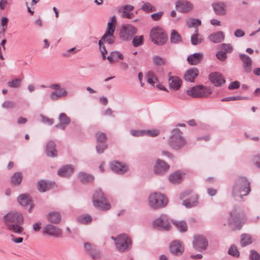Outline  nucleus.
<instances>
[{"instance_id": "37998d69", "label": "nucleus", "mask_w": 260, "mask_h": 260, "mask_svg": "<svg viewBox=\"0 0 260 260\" xmlns=\"http://www.w3.org/2000/svg\"><path fill=\"white\" fill-rule=\"evenodd\" d=\"M153 63L157 66H161L166 64V60L165 58L158 55H154L152 58Z\"/></svg>"}, {"instance_id": "4c0bfd02", "label": "nucleus", "mask_w": 260, "mask_h": 260, "mask_svg": "<svg viewBox=\"0 0 260 260\" xmlns=\"http://www.w3.org/2000/svg\"><path fill=\"white\" fill-rule=\"evenodd\" d=\"M170 41L172 43L177 44L181 42L182 38L180 34L175 30H172L170 35Z\"/></svg>"}, {"instance_id": "49530a36", "label": "nucleus", "mask_w": 260, "mask_h": 260, "mask_svg": "<svg viewBox=\"0 0 260 260\" xmlns=\"http://www.w3.org/2000/svg\"><path fill=\"white\" fill-rule=\"evenodd\" d=\"M143 36H137L133 38L132 40V44L135 47H137L141 46L143 44Z\"/></svg>"}, {"instance_id": "20e7f679", "label": "nucleus", "mask_w": 260, "mask_h": 260, "mask_svg": "<svg viewBox=\"0 0 260 260\" xmlns=\"http://www.w3.org/2000/svg\"><path fill=\"white\" fill-rule=\"evenodd\" d=\"M229 222L234 229L239 230L241 226V221L244 217V214L240 207L235 206L230 212Z\"/></svg>"}, {"instance_id": "bb28decb", "label": "nucleus", "mask_w": 260, "mask_h": 260, "mask_svg": "<svg viewBox=\"0 0 260 260\" xmlns=\"http://www.w3.org/2000/svg\"><path fill=\"white\" fill-rule=\"evenodd\" d=\"M74 168L72 165H66L61 167L58 171V175L61 177H68L73 172Z\"/></svg>"}, {"instance_id": "2eb2a0df", "label": "nucleus", "mask_w": 260, "mask_h": 260, "mask_svg": "<svg viewBox=\"0 0 260 260\" xmlns=\"http://www.w3.org/2000/svg\"><path fill=\"white\" fill-rule=\"evenodd\" d=\"M43 234L48 235L53 237H59L62 234L61 230L55 225L48 224L44 226L43 230Z\"/></svg>"}, {"instance_id": "6e6552de", "label": "nucleus", "mask_w": 260, "mask_h": 260, "mask_svg": "<svg viewBox=\"0 0 260 260\" xmlns=\"http://www.w3.org/2000/svg\"><path fill=\"white\" fill-rule=\"evenodd\" d=\"M210 91L209 88L203 85H197L190 88L187 90V94L193 98H203L207 96Z\"/></svg>"}, {"instance_id": "bf43d9fd", "label": "nucleus", "mask_w": 260, "mask_h": 260, "mask_svg": "<svg viewBox=\"0 0 260 260\" xmlns=\"http://www.w3.org/2000/svg\"><path fill=\"white\" fill-rule=\"evenodd\" d=\"M216 55L218 59L222 61L225 60L227 57L226 52L221 50L218 51Z\"/></svg>"}, {"instance_id": "052dcab7", "label": "nucleus", "mask_w": 260, "mask_h": 260, "mask_svg": "<svg viewBox=\"0 0 260 260\" xmlns=\"http://www.w3.org/2000/svg\"><path fill=\"white\" fill-rule=\"evenodd\" d=\"M228 253L230 255L234 256H238L239 255V252L237 250L236 247L234 246H232L230 247L228 250Z\"/></svg>"}, {"instance_id": "72a5a7b5", "label": "nucleus", "mask_w": 260, "mask_h": 260, "mask_svg": "<svg viewBox=\"0 0 260 260\" xmlns=\"http://www.w3.org/2000/svg\"><path fill=\"white\" fill-rule=\"evenodd\" d=\"M17 200L19 204L23 206L28 205L31 201L30 197L26 193L20 194L18 197Z\"/></svg>"}, {"instance_id": "1a4fd4ad", "label": "nucleus", "mask_w": 260, "mask_h": 260, "mask_svg": "<svg viewBox=\"0 0 260 260\" xmlns=\"http://www.w3.org/2000/svg\"><path fill=\"white\" fill-rule=\"evenodd\" d=\"M153 226L159 230L169 231L171 229L168 218L165 214H162L155 219L153 222Z\"/></svg>"}, {"instance_id": "4d7b16f0", "label": "nucleus", "mask_w": 260, "mask_h": 260, "mask_svg": "<svg viewBox=\"0 0 260 260\" xmlns=\"http://www.w3.org/2000/svg\"><path fill=\"white\" fill-rule=\"evenodd\" d=\"M21 80L19 79H16L12 81H10L8 82V85L12 88H16L18 87L20 85Z\"/></svg>"}, {"instance_id": "338daca9", "label": "nucleus", "mask_w": 260, "mask_h": 260, "mask_svg": "<svg viewBox=\"0 0 260 260\" xmlns=\"http://www.w3.org/2000/svg\"><path fill=\"white\" fill-rule=\"evenodd\" d=\"M240 82L239 81H236L233 82H231L229 86V89H237L240 86Z\"/></svg>"}, {"instance_id": "603ef678", "label": "nucleus", "mask_w": 260, "mask_h": 260, "mask_svg": "<svg viewBox=\"0 0 260 260\" xmlns=\"http://www.w3.org/2000/svg\"><path fill=\"white\" fill-rule=\"evenodd\" d=\"M220 48L221 51L226 52V54L231 52L233 50L232 46L230 44L223 43L221 44Z\"/></svg>"}, {"instance_id": "09e8293b", "label": "nucleus", "mask_w": 260, "mask_h": 260, "mask_svg": "<svg viewBox=\"0 0 260 260\" xmlns=\"http://www.w3.org/2000/svg\"><path fill=\"white\" fill-rule=\"evenodd\" d=\"M77 220L81 223H87L91 221L92 218L89 215H81L78 217Z\"/></svg>"}, {"instance_id": "6ab92c4d", "label": "nucleus", "mask_w": 260, "mask_h": 260, "mask_svg": "<svg viewBox=\"0 0 260 260\" xmlns=\"http://www.w3.org/2000/svg\"><path fill=\"white\" fill-rule=\"evenodd\" d=\"M110 167L113 172L120 175L124 174L128 170V167L126 165L116 161L111 162Z\"/></svg>"}, {"instance_id": "5fc2aeb1", "label": "nucleus", "mask_w": 260, "mask_h": 260, "mask_svg": "<svg viewBox=\"0 0 260 260\" xmlns=\"http://www.w3.org/2000/svg\"><path fill=\"white\" fill-rule=\"evenodd\" d=\"M15 105V103L12 101H6L2 104L3 108L5 109H12Z\"/></svg>"}, {"instance_id": "de8ad7c7", "label": "nucleus", "mask_w": 260, "mask_h": 260, "mask_svg": "<svg viewBox=\"0 0 260 260\" xmlns=\"http://www.w3.org/2000/svg\"><path fill=\"white\" fill-rule=\"evenodd\" d=\"M49 185L44 181H41L38 183V189L40 192H45L49 188Z\"/></svg>"}, {"instance_id": "f704fd0d", "label": "nucleus", "mask_w": 260, "mask_h": 260, "mask_svg": "<svg viewBox=\"0 0 260 260\" xmlns=\"http://www.w3.org/2000/svg\"><path fill=\"white\" fill-rule=\"evenodd\" d=\"M134 9V7L128 5L123 7L122 16L124 18H132L134 14L131 12Z\"/></svg>"}, {"instance_id": "9b49d317", "label": "nucleus", "mask_w": 260, "mask_h": 260, "mask_svg": "<svg viewBox=\"0 0 260 260\" xmlns=\"http://www.w3.org/2000/svg\"><path fill=\"white\" fill-rule=\"evenodd\" d=\"M3 220L7 226L9 224H22L23 222L22 215L17 212H10L4 216Z\"/></svg>"}, {"instance_id": "c756f323", "label": "nucleus", "mask_w": 260, "mask_h": 260, "mask_svg": "<svg viewBox=\"0 0 260 260\" xmlns=\"http://www.w3.org/2000/svg\"><path fill=\"white\" fill-rule=\"evenodd\" d=\"M47 217L50 222L54 224L59 223L61 219V215L57 211H53L49 213Z\"/></svg>"}, {"instance_id": "f257e3e1", "label": "nucleus", "mask_w": 260, "mask_h": 260, "mask_svg": "<svg viewBox=\"0 0 260 260\" xmlns=\"http://www.w3.org/2000/svg\"><path fill=\"white\" fill-rule=\"evenodd\" d=\"M250 183L247 178L239 177L235 181L232 189V196L236 200H241L250 191Z\"/></svg>"}, {"instance_id": "69168bd1", "label": "nucleus", "mask_w": 260, "mask_h": 260, "mask_svg": "<svg viewBox=\"0 0 260 260\" xmlns=\"http://www.w3.org/2000/svg\"><path fill=\"white\" fill-rule=\"evenodd\" d=\"M111 54L114 57L115 59L117 58L122 60L124 58L123 55L121 53L117 51H112Z\"/></svg>"}, {"instance_id": "774afa93", "label": "nucleus", "mask_w": 260, "mask_h": 260, "mask_svg": "<svg viewBox=\"0 0 260 260\" xmlns=\"http://www.w3.org/2000/svg\"><path fill=\"white\" fill-rule=\"evenodd\" d=\"M253 164L259 169H260V154L255 155L253 158Z\"/></svg>"}, {"instance_id": "79ce46f5", "label": "nucleus", "mask_w": 260, "mask_h": 260, "mask_svg": "<svg viewBox=\"0 0 260 260\" xmlns=\"http://www.w3.org/2000/svg\"><path fill=\"white\" fill-rule=\"evenodd\" d=\"M91 258L94 260L99 259L102 257V251L98 249L95 246L93 247V249L90 252Z\"/></svg>"}, {"instance_id": "6e6d98bb", "label": "nucleus", "mask_w": 260, "mask_h": 260, "mask_svg": "<svg viewBox=\"0 0 260 260\" xmlns=\"http://www.w3.org/2000/svg\"><path fill=\"white\" fill-rule=\"evenodd\" d=\"M198 36L196 35H192L191 36V43L193 45H197L202 42L203 39L198 38Z\"/></svg>"}, {"instance_id": "9d476101", "label": "nucleus", "mask_w": 260, "mask_h": 260, "mask_svg": "<svg viewBox=\"0 0 260 260\" xmlns=\"http://www.w3.org/2000/svg\"><path fill=\"white\" fill-rule=\"evenodd\" d=\"M137 29L131 24H124L122 26L120 37L123 41H128L137 33Z\"/></svg>"}, {"instance_id": "e2e57ef3", "label": "nucleus", "mask_w": 260, "mask_h": 260, "mask_svg": "<svg viewBox=\"0 0 260 260\" xmlns=\"http://www.w3.org/2000/svg\"><path fill=\"white\" fill-rule=\"evenodd\" d=\"M249 257L251 260H260V255L254 250L250 251Z\"/></svg>"}, {"instance_id": "8fccbe9b", "label": "nucleus", "mask_w": 260, "mask_h": 260, "mask_svg": "<svg viewBox=\"0 0 260 260\" xmlns=\"http://www.w3.org/2000/svg\"><path fill=\"white\" fill-rule=\"evenodd\" d=\"M143 132L144 136H148L151 137H155L159 133V131L155 129L143 130Z\"/></svg>"}, {"instance_id": "0eeeda50", "label": "nucleus", "mask_w": 260, "mask_h": 260, "mask_svg": "<svg viewBox=\"0 0 260 260\" xmlns=\"http://www.w3.org/2000/svg\"><path fill=\"white\" fill-rule=\"evenodd\" d=\"M115 247L121 252L129 251L132 247V241L130 238L126 234L118 235L117 242L115 243Z\"/></svg>"}, {"instance_id": "864d4df0", "label": "nucleus", "mask_w": 260, "mask_h": 260, "mask_svg": "<svg viewBox=\"0 0 260 260\" xmlns=\"http://www.w3.org/2000/svg\"><path fill=\"white\" fill-rule=\"evenodd\" d=\"M197 198H195V200L191 202L188 200H183L182 202V205L185 206L187 208H191L197 205Z\"/></svg>"}, {"instance_id": "cd10ccee", "label": "nucleus", "mask_w": 260, "mask_h": 260, "mask_svg": "<svg viewBox=\"0 0 260 260\" xmlns=\"http://www.w3.org/2000/svg\"><path fill=\"white\" fill-rule=\"evenodd\" d=\"M68 94L65 88H62L59 91H54L50 94V98L52 101H55L63 97L66 96Z\"/></svg>"}, {"instance_id": "dca6fc26", "label": "nucleus", "mask_w": 260, "mask_h": 260, "mask_svg": "<svg viewBox=\"0 0 260 260\" xmlns=\"http://www.w3.org/2000/svg\"><path fill=\"white\" fill-rule=\"evenodd\" d=\"M169 249L171 253L177 256L181 255L184 250L182 243L178 240L172 242L170 244Z\"/></svg>"}, {"instance_id": "393cba45", "label": "nucleus", "mask_w": 260, "mask_h": 260, "mask_svg": "<svg viewBox=\"0 0 260 260\" xmlns=\"http://www.w3.org/2000/svg\"><path fill=\"white\" fill-rule=\"evenodd\" d=\"M199 74V70L196 68H192L188 70L184 75L186 81L192 82Z\"/></svg>"}, {"instance_id": "a878e982", "label": "nucleus", "mask_w": 260, "mask_h": 260, "mask_svg": "<svg viewBox=\"0 0 260 260\" xmlns=\"http://www.w3.org/2000/svg\"><path fill=\"white\" fill-rule=\"evenodd\" d=\"M203 58L202 53H194L188 56L187 60L191 65H196L199 63Z\"/></svg>"}, {"instance_id": "c85d7f7f", "label": "nucleus", "mask_w": 260, "mask_h": 260, "mask_svg": "<svg viewBox=\"0 0 260 260\" xmlns=\"http://www.w3.org/2000/svg\"><path fill=\"white\" fill-rule=\"evenodd\" d=\"M208 39L214 43H218L224 39V35L222 31H219L210 34Z\"/></svg>"}, {"instance_id": "13d9d810", "label": "nucleus", "mask_w": 260, "mask_h": 260, "mask_svg": "<svg viewBox=\"0 0 260 260\" xmlns=\"http://www.w3.org/2000/svg\"><path fill=\"white\" fill-rule=\"evenodd\" d=\"M40 117L42 118V122L47 124L49 125H51L54 123V119L52 118H49L48 117L45 116L43 115H40Z\"/></svg>"}, {"instance_id": "aec40b11", "label": "nucleus", "mask_w": 260, "mask_h": 260, "mask_svg": "<svg viewBox=\"0 0 260 260\" xmlns=\"http://www.w3.org/2000/svg\"><path fill=\"white\" fill-rule=\"evenodd\" d=\"M114 28L110 23H108V28L106 33L102 37V41L112 44L114 42Z\"/></svg>"}, {"instance_id": "0e129e2a", "label": "nucleus", "mask_w": 260, "mask_h": 260, "mask_svg": "<svg viewBox=\"0 0 260 260\" xmlns=\"http://www.w3.org/2000/svg\"><path fill=\"white\" fill-rule=\"evenodd\" d=\"M131 135L134 137H140L144 136L143 130L132 129L130 131Z\"/></svg>"}, {"instance_id": "a19ab883", "label": "nucleus", "mask_w": 260, "mask_h": 260, "mask_svg": "<svg viewBox=\"0 0 260 260\" xmlns=\"http://www.w3.org/2000/svg\"><path fill=\"white\" fill-rule=\"evenodd\" d=\"M20 224V223H15V224H8V230L16 233V234H20L23 231V228L19 225Z\"/></svg>"}, {"instance_id": "412c9836", "label": "nucleus", "mask_w": 260, "mask_h": 260, "mask_svg": "<svg viewBox=\"0 0 260 260\" xmlns=\"http://www.w3.org/2000/svg\"><path fill=\"white\" fill-rule=\"evenodd\" d=\"M58 120L59 123L56 124L55 127L62 130H64L66 127L71 123L70 118L64 113L59 114Z\"/></svg>"}, {"instance_id": "4468645a", "label": "nucleus", "mask_w": 260, "mask_h": 260, "mask_svg": "<svg viewBox=\"0 0 260 260\" xmlns=\"http://www.w3.org/2000/svg\"><path fill=\"white\" fill-rule=\"evenodd\" d=\"M175 7L179 12L183 13H187L192 9L193 5L189 1L178 0L175 3Z\"/></svg>"}, {"instance_id": "ea45409f", "label": "nucleus", "mask_w": 260, "mask_h": 260, "mask_svg": "<svg viewBox=\"0 0 260 260\" xmlns=\"http://www.w3.org/2000/svg\"><path fill=\"white\" fill-rule=\"evenodd\" d=\"M141 10L146 13L153 12L156 10L155 8L148 2H142Z\"/></svg>"}, {"instance_id": "a18cd8bd", "label": "nucleus", "mask_w": 260, "mask_h": 260, "mask_svg": "<svg viewBox=\"0 0 260 260\" xmlns=\"http://www.w3.org/2000/svg\"><path fill=\"white\" fill-rule=\"evenodd\" d=\"M201 24V21L199 19L190 18L187 21V25L189 28L196 27Z\"/></svg>"}, {"instance_id": "4be33fe9", "label": "nucleus", "mask_w": 260, "mask_h": 260, "mask_svg": "<svg viewBox=\"0 0 260 260\" xmlns=\"http://www.w3.org/2000/svg\"><path fill=\"white\" fill-rule=\"evenodd\" d=\"M210 81L216 86H220L223 84L225 81L222 75L218 72L212 73L209 75Z\"/></svg>"}, {"instance_id": "39448f33", "label": "nucleus", "mask_w": 260, "mask_h": 260, "mask_svg": "<svg viewBox=\"0 0 260 260\" xmlns=\"http://www.w3.org/2000/svg\"><path fill=\"white\" fill-rule=\"evenodd\" d=\"M92 201L94 206L100 210H107L110 209L111 206L101 189L95 191Z\"/></svg>"}, {"instance_id": "7c9ffc66", "label": "nucleus", "mask_w": 260, "mask_h": 260, "mask_svg": "<svg viewBox=\"0 0 260 260\" xmlns=\"http://www.w3.org/2000/svg\"><path fill=\"white\" fill-rule=\"evenodd\" d=\"M168 82L170 88L175 90H178L181 85V80L177 76L170 77Z\"/></svg>"}, {"instance_id": "7ed1b4c3", "label": "nucleus", "mask_w": 260, "mask_h": 260, "mask_svg": "<svg viewBox=\"0 0 260 260\" xmlns=\"http://www.w3.org/2000/svg\"><path fill=\"white\" fill-rule=\"evenodd\" d=\"M168 204V199L159 192L151 193L148 199V205L153 209H158L166 206Z\"/></svg>"}, {"instance_id": "a211bd4d", "label": "nucleus", "mask_w": 260, "mask_h": 260, "mask_svg": "<svg viewBox=\"0 0 260 260\" xmlns=\"http://www.w3.org/2000/svg\"><path fill=\"white\" fill-rule=\"evenodd\" d=\"M169 169L168 164L165 161L158 159L155 164L154 171L155 174L161 175L164 174Z\"/></svg>"}, {"instance_id": "c9c22d12", "label": "nucleus", "mask_w": 260, "mask_h": 260, "mask_svg": "<svg viewBox=\"0 0 260 260\" xmlns=\"http://www.w3.org/2000/svg\"><path fill=\"white\" fill-rule=\"evenodd\" d=\"M79 179L82 182L87 183L91 182L94 180V177L84 172H80L78 175Z\"/></svg>"}, {"instance_id": "f03ea898", "label": "nucleus", "mask_w": 260, "mask_h": 260, "mask_svg": "<svg viewBox=\"0 0 260 260\" xmlns=\"http://www.w3.org/2000/svg\"><path fill=\"white\" fill-rule=\"evenodd\" d=\"M168 143L172 149L179 150L185 145L186 140L182 132L179 129L175 128L171 132Z\"/></svg>"}, {"instance_id": "f8f14e48", "label": "nucleus", "mask_w": 260, "mask_h": 260, "mask_svg": "<svg viewBox=\"0 0 260 260\" xmlns=\"http://www.w3.org/2000/svg\"><path fill=\"white\" fill-rule=\"evenodd\" d=\"M97 144L96 150L98 153H102L107 148V145L105 143L107 136L105 133L98 132L95 135Z\"/></svg>"}, {"instance_id": "473e14b6", "label": "nucleus", "mask_w": 260, "mask_h": 260, "mask_svg": "<svg viewBox=\"0 0 260 260\" xmlns=\"http://www.w3.org/2000/svg\"><path fill=\"white\" fill-rule=\"evenodd\" d=\"M173 225L181 233L186 232L187 230V225L184 221L172 220Z\"/></svg>"}, {"instance_id": "58836bf2", "label": "nucleus", "mask_w": 260, "mask_h": 260, "mask_svg": "<svg viewBox=\"0 0 260 260\" xmlns=\"http://www.w3.org/2000/svg\"><path fill=\"white\" fill-rule=\"evenodd\" d=\"M22 175L21 173L16 172L11 177V183L15 185H19L21 182Z\"/></svg>"}, {"instance_id": "ddd939ff", "label": "nucleus", "mask_w": 260, "mask_h": 260, "mask_svg": "<svg viewBox=\"0 0 260 260\" xmlns=\"http://www.w3.org/2000/svg\"><path fill=\"white\" fill-rule=\"evenodd\" d=\"M192 244L195 249L202 251L206 249L208 243L206 239L203 236L197 235L194 237Z\"/></svg>"}, {"instance_id": "b1692460", "label": "nucleus", "mask_w": 260, "mask_h": 260, "mask_svg": "<svg viewBox=\"0 0 260 260\" xmlns=\"http://www.w3.org/2000/svg\"><path fill=\"white\" fill-rule=\"evenodd\" d=\"M212 7L215 13L218 15H224L226 13V5L223 2L215 3Z\"/></svg>"}, {"instance_id": "3c124183", "label": "nucleus", "mask_w": 260, "mask_h": 260, "mask_svg": "<svg viewBox=\"0 0 260 260\" xmlns=\"http://www.w3.org/2000/svg\"><path fill=\"white\" fill-rule=\"evenodd\" d=\"M247 99L245 97H242L240 95L238 96H229L224 98L221 99V101L225 102V101H238V100H243Z\"/></svg>"}, {"instance_id": "680f3d73", "label": "nucleus", "mask_w": 260, "mask_h": 260, "mask_svg": "<svg viewBox=\"0 0 260 260\" xmlns=\"http://www.w3.org/2000/svg\"><path fill=\"white\" fill-rule=\"evenodd\" d=\"M163 14H164V12L159 11L157 13H153V14H151V18L154 21H158L161 18V17H162Z\"/></svg>"}, {"instance_id": "2f4dec72", "label": "nucleus", "mask_w": 260, "mask_h": 260, "mask_svg": "<svg viewBox=\"0 0 260 260\" xmlns=\"http://www.w3.org/2000/svg\"><path fill=\"white\" fill-rule=\"evenodd\" d=\"M183 175L179 171L175 172L169 176V180L173 184L179 183L183 178Z\"/></svg>"}, {"instance_id": "5701e85b", "label": "nucleus", "mask_w": 260, "mask_h": 260, "mask_svg": "<svg viewBox=\"0 0 260 260\" xmlns=\"http://www.w3.org/2000/svg\"><path fill=\"white\" fill-rule=\"evenodd\" d=\"M46 153L49 157H56L57 151L56 149V144L54 141L50 140L47 142L46 146Z\"/></svg>"}, {"instance_id": "423d86ee", "label": "nucleus", "mask_w": 260, "mask_h": 260, "mask_svg": "<svg viewBox=\"0 0 260 260\" xmlns=\"http://www.w3.org/2000/svg\"><path fill=\"white\" fill-rule=\"evenodd\" d=\"M150 37L152 42L157 45H162L167 41V35L159 27H153L150 32Z\"/></svg>"}, {"instance_id": "c03bdc74", "label": "nucleus", "mask_w": 260, "mask_h": 260, "mask_svg": "<svg viewBox=\"0 0 260 260\" xmlns=\"http://www.w3.org/2000/svg\"><path fill=\"white\" fill-rule=\"evenodd\" d=\"M252 243V239L249 235L243 234L241 236V244L242 246H247Z\"/></svg>"}, {"instance_id": "e433bc0d", "label": "nucleus", "mask_w": 260, "mask_h": 260, "mask_svg": "<svg viewBox=\"0 0 260 260\" xmlns=\"http://www.w3.org/2000/svg\"><path fill=\"white\" fill-rule=\"evenodd\" d=\"M147 82L154 86V84L157 82V79L155 73L152 71H148L146 75Z\"/></svg>"}, {"instance_id": "f3484780", "label": "nucleus", "mask_w": 260, "mask_h": 260, "mask_svg": "<svg viewBox=\"0 0 260 260\" xmlns=\"http://www.w3.org/2000/svg\"><path fill=\"white\" fill-rule=\"evenodd\" d=\"M239 57L242 62V67L244 71L246 73L251 72L252 65V59L248 55L243 53L239 54Z\"/></svg>"}]
</instances>
